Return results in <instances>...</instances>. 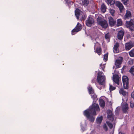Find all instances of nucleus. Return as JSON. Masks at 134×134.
Returning a JSON list of instances; mask_svg holds the SVG:
<instances>
[{"label": "nucleus", "mask_w": 134, "mask_h": 134, "mask_svg": "<svg viewBox=\"0 0 134 134\" xmlns=\"http://www.w3.org/2000/svg\"><path fill=\"white\" fill-rule=\"evenodd\" d=\"M100 109L98 104H93L91 106L89 107V109H87L83 112L84 115L91 122H93L94 120L95 117L93 115H96V111H99Z\"/></svg>", "instance_id": "obj_1"}, {"label": "nucleus", "mask_w": 134, "mask_h": 134, "mask_svg": "<svg viewBox=\"0 0 134 134\" xmlns=\"http://www.w3.org/2000/svg\"><path fill=\"white\" fill-rule=\"evenodd\" d=\"M105 79V77L102 72L100 71L98 73L97 80L99 85H103Z\"/></svg>", "instance_id": "obj_2"}, {"label": "nucleus", "mask_w": 134, "mask_h": 134, "mask_svg": "<svg viewBox=\"0 0 134 134\" xmlns=\"http://www.w3.org/2000/svg\"><path fill=\"white\" fill-rule=\"evenodd\" d=\"M97 20L99 24L103 28H107L108 26L107 21L101 17H98Z\"/></svg>", "instance_id": "obj_3"}, {"label": "nucleus", "mask_w": 134, "mask_h": 134, "mask_svg": "<svg viewBox=\"0 0 134 134\" xmlns=\"http://www.w3.org/2000/svg\"><path fill=\"white\" fill-rule=\"evenodd\" d=\"M126 26L129 29L130 31L132 32L134 31V21L132 19H131L129 21H126Z\"/></svg>", "instance_id": "obj_4"}, {"label": "nucleus", "mask_w": 134, "mask_h": 134, "mask_svg": "<svg viewBox=\"0 0 134 134\" xmlns=\"http://www.w3.org/2000/svg\"><path fill=\"white\" fill-rule=\"evenodd\" d=\"M122 81L124 88L125 89L129 88V79L128 77L126 76H123L122 77Z\"/></svg>", "instance_id": "obj_5"}, {"label": "nucleus", "mask_w": 134, "mask_h": 134, "mask_svg": "<svg viewBox=\"0 0 134 134\" xmlns=\"http://www.w3.org/2000/svg\"><path fill=\"white\" fill-rule=\"evenodd\" d=\"M86 22L87 26L90 27L94 23V19L90 16L88 17Z\"/></svg>", "instance_id": "obj_6"}, {"label": "nucleus", "mask_w": 134, "mask_h": 134, "mask_svg": "<svg viewBox=\"0 0 134 134\" xmlns=\"http://www.w3.org/2000/svg\"><path fill=\"white\" fill-rule=\"evenodd\" d=\"M82 29V27L81 25L80 24L78 23L75 27L72 30V35H74L75 34L74 33L75 32H77L80 31Z\"/></svg>", "instance_id": "obj_7"}, {"label": "nucleus", "mask_w": 134, "mask_h": 134, "mask_svg": "<svg viewBox=\"0 0 134 134\" xmlns=\"http://www.w3.org/2000/svg\"><path fill=\"white\" fill-rule=\"evenodd\" d=\"M134 46V44L131 41H130L125 44V50L126 51L130 50Z\"/></svg>", "instance_id": "obj_8"}, {"label": "nucleus", "mask_w": 134, "mask_h": 134, "mask_svg": "<svg viewBox=\"0 0 134 134\" xmlns=\"http://www.w3.org/2000/svg\"><path fill=\"white\" fill-rule=\"evenodd\" d=\"M122 111L124 113H128L129 111V106L128 104L126 103L123 104L122 107Z\"/></svg>", "instance_id": "obj_9"}, {"label": "nucleus", "mask_w": 134, "mask_h": 134, "mask_svg": "<svg viewBox=\"0 0 134 134\" xmlns=\"http://www.w3.org/2000/svg\"><path fill=\"white\" fill-rule=\"evenodd\" d=\"M113 81L118 85L119 84V77L118 75L115 74L113 75Z\"/></svg>", "instance_id": "obj_10"}, {"label": "nucleus", "mask_w": 134, "mask_h": 134, "mask_svg": "<svg viewBox=\"0 0 134 134\" xmlns=\"http://www.w3.org/2000/svg\"><path fill=\"white\" fill-rule=\"evenodd\" d=\"M108 118L110 120L113 121L114 120V116L111 110H108Z\"/></svg>", "instance_id": "obj_11"}, {"label": "nucleus", "mask_w": 134, "mask_h": 134, "mask_svg": "<svg viewBox=\"0 0 134 134\" xmlns=\"http://www.w3.org/2000/svg\"><path fill=\"white\" fill-rule=\"evenodd\" d=\"M116 5L119 8L120 12H122L124 9V7L122 3L120 2H116Z\"/></svg>", "instance_id": "obj_12"}, {"label": "nucleus", "mask_w": 134, "mask_h": 134, "mask_svg": "<svg viewBox=\"0 0 134 134\" xmlns=\"http://www.w3.org/2000/svg\"><path fill=\"white\" fill-rule=\"evenodd\" d=\"M75 15L78 20H79V16L81 13H82V12L78 8H76L75 12Z\"/></svg>", "instance_id": "obj_13"}, {"label": "nucleus", "mask_w": 134, "mask_h": 134, "mask_svg": "<svg viewBox=\"0 0 134 134\" xmlns=\"http://www.w3.org/2000/svg\"><path fill=\"white\" fill-rule=\"evenodd\" d=\"M108 19H109V23L110 26H114L115 24L116 21L114 20L112 17H109Z\"/></svg>", "instance_id": "obj_14"}, {"label": "nucleus", "mask_w": 134, "mask_h": 134, "mask_svg": "<svg viewBox=\"0 0 134 134\" xmlns=\"http://www.w3.org/2000/svg\"><path fill=\"white\" fill-rule=\"evenodd\" d=\"M124 35V32L122 30H120L119 31L118 34V38L119 40H121L122 39Z\"/></svg>", "instance_id": "obj_15"}, {"label": "nucleus", "mask_w": 134, "mask_h": 134, "mask_svg": "<svg viewBox=\"0 0 134 134\" xmlns=\"http://www.w3.org/2000/svg\"><path fill=\"white\" fill-rule=\"evenodd\" d=\"M119 46V43L118 42H116L114 45L113 48L114 53H117L118 52V49Z\"/></svg>", "instance_id": "obj_16"}, {"label": "nucleus", "mask_w": 134, "mask_h": 134, "mask_svg": "<svg viewBox=\"0 0 134 134\" xmlns=\"http://www.w3.org/2000/svg\"><path fill=\"white\" fill-rule=\"evenodd\" d=\"M120 94H122L124 97L127 96L128 92L125 91L123 88L120 89L119 91Z\"/></svg>", "instance_id": "obj_17"}, {"label": "nucleus", "mask_w": 134, "mask_h": 134, "mask_svg": "<svg viewBox=\"0 0 134 134\" xmlns=\"http://www.w3.org/2000/svg\"><path fill=\"white\" fill-rule=\"evenodd\" d=\"M131 17V12L129 11H126V13L124 16V19H128Z\"/></svg>", "instance_id": "obj_18"}, {"label": "nucleus", "mask_w": 134, "mask_h": 134, "mask_svg": "<svg viewBox=\"0 0 134 134\" xmlns=\"http://www.w3.org/2000/svg\"><path fill=\"white\" fill-rule=\"evenodd\" d=\"M99 102L100 107L103 108H104L105 106V103L104 100L102 99H99Z\"/></svg>", "instance_id": "obj_19"}, {"label": "nucleus", "mask_w": 134, "mask_h": 134, "mask_svg": "<svg viewBox=\"0 0 134 134\" xmlns=\"http://www.w3.org/2000/svg\"><path fill=\"white\" fill-rule=\"evenodd\" d=\"M102 49L100 47H98L96 48L95 52L96 53H97L99 55L102 54Z\"/></svg>", "instance_id": "obj_20"}, {"label": "nucleus", "mask_w": 134, "mask_h": 134, "mask_svg": "<svg viewBox=\"0 0 134 134\" xmlns=\"http://www.w3.org/2000/svg\"><path fill=\"white\" fill-rule=\"evenodd\" d=\"M101 9L102 11L104 13L106 12L107 9V7L105 5L104 3L103 4L101 5Z\"/></svg>", "instance_id": "obj_21"}, {"label": "nucleus", "mask_w": 134, "mask_h": 134, "mask_svg": "<svg viewBox=\"0 0 134 134\" xmlns=\"http://www.w3.org/2000/svg\"><path fill=\"white\" fill-rule=\"evenodd\" d=\"M88 90L90 94H91L94 93V90L91 86H89L88 88Z\"/></svg>", "instance_id": "obj_22"}, {"label": "nucleus", "mask_w": 134, "mask_h": 134, "mask_svg": "<svg viewBox=\"0 0 134 134\" xmlns=\"http://www.w3.org/2000/svg\"><path fill=\"white\" fill-rule=\"evenodd\" d=\"M103 116H101L100 117H98L96 120V122L97 124H100L103 120Z\"/></svg>", "instance_id": "obj_23"}, {"label": "nucleus", "mask_w": 134, "mask_h": 134, "mask_svg": "<svg viewBox=\"0 0 134 134\" xmlns=\"http://www.w3.org/2000/svg\"><path fill=\"white\" fill-rule=\"evenodd\" d=\"M121 59H117L115 62L116 65H119L122 62V58L121 57Z\"/></svg>", "instance_id": "obj_24"}, {"label": "nucleus", "mask_w": 134, "mask_h": 134, "mask_svg": "<svg viewBox=\"0 0 134 134\" xmlns=\"http://www.w3.org/2000/svg\"><path fill=\"white\" fill-rule=\"evenodd\" d=\"M89 3V0H82V4L83 5L87 6Z\"/></svg>", "instance_id": "obj_25"}, {"label": "nucleus", "mask_w": 134, "mask_h": 134, "mask_svg": "<svg viewBox=\"0 0 134 134\" xmlns=\"http://www.w3.org/2000/svg\"><path fill=\"white\" fill-rule=\"evenodd\" d=\"M117 26H119L122 25V21L121 19H119L117 20Z\"/></svg>", "instance_id": "obj_26"}, {"label": "nucleus", "mask_w": 134, "mask_h": 134, "mask_svg": "<svg viewBox=\"0 0 134 134\" xmlns=\"http://www.w3.org/2000/svg\"><path fill=\"white\" fill-rule=\"evenodd\" d=\"M110 36L108 33L106 34L105 36V39L107 40L108 42H109L110 38Z\"/></svg>", "instance_id": "obj_27"}, {"label": "nucleus", "mask_w": 134, "mask_h": 134, "mask_svg": "<svg viewBox=\"0 0 134 134\" xmlns=\"http://www.w3.org/2000/svg\"><path fill=\"white\" fill-rule=\"evenodd\" d=\"M130 56L131 57H134V49H132L129 52Z\"/></svg>", "instance_id": "obj_28"}, {"label": "nucleus", "mask_w": 134, "mask_h": 134, "mask_svg": "<svg viewBox=\"0 0 134 134\" xmlns=\"http://www.w3.org/2000/svg\"><path fill=\"white\" fill-rule=\"evenodd\" d=\"M130 72L131 73L133 76L134 75V66H132L129 70Z\"/></svg>", "instance_id": "obj_29"}, {"label": "nucleus", "mask_w": 134, "mask_h": 134, "mask_svg": "<svg viewBox=\"0 0 134 134\" xmlns=\"http://www.w3.org/2000/svg\"><path fill=\"white\" fill-rule=\"evenodd\" d=\"M107 2L108 4L111 5L114 4L115 3V2L113 0H107Z\"/></svg>", "instance_id": "obj_30"}, {"label": "nucleus", "mask_w": 134, "mask_h": 134, "mask_svg": "<svg viewBox=\"0 0 134 134\" xmlns=\"http://www.w3.org/2000/svg\"><path fill=\"white\" fill-rule=\"evenodd\" d=\"M106 123L109 128L111 129H112L113 127V124L109 121H107Z\"/></svg>", "instance_id": "obj_31"}, {"label": "nucleus", "mask_w": 134, "mask_h": 134, "mask_svg": "<svg viewBox=\"0 0 134 134\" xmlns=\"http://www.w3.org/2000/svg\"><path fill=\"white\" fill-rule=\"evenodd\" d=\"M116 88L115 87L111 85H110L109 90L110 92L114 90Z\"/></svg>", "instance_id": "obj_32"}, {"label": "nucleus", "mask_w": 134, "mask_h": 134, "mask_svg": "<svg viewBox=\"0 0 134 134\" xmlns=\"http://www.w3.org/2000/svg\"><path fill=\"white\" fill-rule=\"evenodd\" d=\"M91 98L94 100H97V96L95 94L91 95Z\"/></svg>", "instance_id": "obj_33"}, {"label": "nucleus", "mask_w": 134, "mask_h": 134, "mask_svg": "<svg viewBox=\"0 0 134 134\" xmlns=\"http://www.w3.org/2000/svg\"><path fill=\"white\" fill-rule=\"evenodd\" d=\"M108 53L107 52L106 54H105L104 55V59L105 60L107 61L108 60Z\"/></svg>", "instance_id": "obj_34"}, {"label": "nucleus", "mask_w": 134, "mask_h": 134, "mask_svg": "<svg viewBox=\"0 0 134 134\" xmlns=\"http://www.w3.org/2000/svg\"><path fill=\"white\" fill-rule=\"evenodd\" d=\"M129 0H121L122 2L125 5H126L127 4V2Z\"/></svg>", "instance_id": "obj_35"}, {"label": "nucleus", "mask_w": 134, "mask_h": 134, "mask_svg": "<svg viewBox=\"0 0 134 134\" xmlns=\"http://www.w3.org/2000/svg\"><path fill=\"white\" fill-rule=\"evenodd\" d=\"M130 107L131 108H133L134 107V102L132 101H131L130 102Z\"/></svg>", "instance_id": "obj_36"}, {"label": "nucleus", "mask_w": 134, "mask_h": 134, "mask_svg": "<svg viewBox=\"0 0 134 134\" xmlns=\"http://www.w3.org/2000/svg\"><path fill=\"white\" fill-rule=\"evenodd\" d=\"M110 13L113 16H114L115 10H114L111 9L110 10Z\"/></svg>", "instance_id": "obj_37"}, {"label": "nucleus", "mask_w": 134, "mask_h": 134, "mask_svg": "<svg viewBox=\"0 0 134 134\" xmlns=\"http://www.w3.org/2000/svg\"><path fill=\"white\" fill-rule=\"evenodd\" d=\"M103 129L105 130V131H107L108 130L107 127L105 124H104L103 126Z\"/></svg>", "instance_id": "obj_38"}, {"label": "nucleus", "mask_w": 134, "mask_h": 134, "mask_svg": "<svg viewBox=\"0 0 134 134\" xmlns=\"http://www.w3.org/2000/svg\"><path fill=\"white\" fill-rule=\"evenodd\" d=\"M102 66L100 68L101 69H102V70L104 71V69L105 67V66H104V65H102V64H101L100 65V66Z\"/></svg>", "instance_id": "obj_39"}, {"label": "nucleus", "mask_w": 134, "mask_h": 134, "mask_svg": "<svg viewBox=\"0 0 134 134\" xmlns=\"http://www.w3.org/2000/svg\"><path fill=\"white\" fill-rule=\"evenodd\" d=\"M66 3L67 4V5H69L71 3H72L71 2V1L69 2L68 1V0H66Z\"/></svg>", "instance_id": "obj_40"}, {"label": "nucleus", "mask_w": 134, "mask_h": 134, "mask_svg": "<svg viewBox=\"0 0 134 134\" xmlns=\"http://www.w3.org/2000/svg\"><path fill=\"white\" fill-rule=\"evenodd\" d=\"M95 79H93V80H92V83H94L95 82Z\"/></svg>", "instance_id": "obj_41"}, {"label": "nucleus", "mask_w": 134, "mask_h": 134, "mask_svg": "<svg viewBox=\"0 0 134 134\" xmlns=\"http://www.w3.org/2000/svg\"><path fill=\"white\" fill-rule=\"evenodd\" d=\"M119 134H125L124 133H122L121 132H120L119 133Z\"/></svg>", "instance_id": "obj_42"}, {"label": "nucleus", "mask_w": 134, "mask_h": 134, "mask_svg": "<svg viewBox=\"0 0 134 134\" xmlns=\"http://www.w3.org/2000/svg\"><path fill=\"white\" fill-rule=\"evenodd\" d=\"M83 46H85V44H83Z\"/></svg>", "instance_id": "obj_43"}, {"label": "nucleus", "mask_w": 134, "mask_h": 134, "mask_svg": "<svg viewBox=\"0 0 134 134\" xmlns=\"http://www.w3.org/2000/svg\"><path fill=\"white\" fill-rule=\"evenodd\" d=\"M130 61H129V64H130Z\"/></svg>", "instance_id": "obj_44"}, {"label": "nucleus", "mask_w": 134, "mask_h": 134, "mask_svg": "<svg viewBox=\"0 0 134 134\" xmlns=\"http://www.w3.org/2000/svg\"><path fill=\"white\" fill-rule=\"evenodd\" d=\"M133 36L134 37V35H133Z\"/></svg>", "instance_id": "obj_45"}]
</instances>
